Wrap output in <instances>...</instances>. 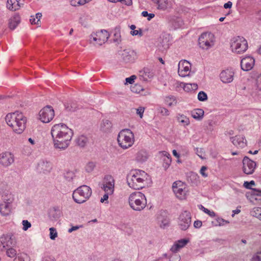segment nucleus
Masks as SVG:
<instances>
[{
    "mask_svg": "<svg viewBox=\"0 0 261 261\" xmlns=\"http://www.w3.org/2000/svg\"><path fill=\"white\" fill-rule=\"evenodd\" d=\"M166 103L170 107L175 106L177 103V100L174 96H169L165 98Z\"/></svg>",
    "mask_w": 261,
    "mask_h": 261,
    "instance_id": "obj_40",
    "label": "nucleus"
},
{
    "mask_svg": "<svg viewBox=\"0 0 261 261\" xmlns=\"http://www.w3.org/2000/svg\"><path fill=\"white\" fill-rule=\"evenodd\" d=\"M112 127V124L109 120H103L100 125V129L103 132H110Z\"/></svg>",
    "mask_w": 261,
    "mask_h": 261,
    "instance_id": "obj_33",
    "label": "nucleus"
},
{
    "mask_svg": "<svg viewBox=\"0 0 261 261\" xmlns=\"http://www.w3.org/2000/svg\"><path fill=\"white\" fill-rule=\"evenodd\" d=\"M207 169V167L205 166H202L201 168V169L200 170V174L203 176L204 177H206L207 176V174L205 173V171Z\"/></svg>",
    "mask_w": 261,
    "mask_h": 261,
    "instance_id": "obj_62",
    "label": "nucleus"
},
{
    "mask_svg": "<svg viewBox=\"0 0 261 261\" xmlns=\"http://www.w3.org/2000/svg\"><path fill=\"white\" fill-rule=\"evenodd\" d=\"M39 119L43 123L49 122L55 116L54 110L52 107L46 106L39 113Z\"/></svg>",
    "mask_w": 261,
    "mask_h": 261,
    "instance_id": "obj_9",
    "label": "nucleus"
},
{
    "mask_svg": "<svg viewBox=\"0 0 261 261\" xmlns=\"http://www.w3.org/2000/svg\"><path fill=\"white\" fill-rule=\"evenodd\" d=\"M204 212L208 215L211 217H214L215 216V212L214 211H211L207 208H204Z\"/></svg>",
    "mask_w": 261,
    "mask_h": 261,
    "instance_id": "obj_63",
    "label": "nucleus"
},
{
    "mask_svg": "<svg viewBox=\"0 0 261 261\" xmlns=\"http://www.w3.org/2000/svg\"><path fill=\"white\" fill-rule=\"evenodd\" d=\"M156 219L162 228H165L169 225V219L167 213L163 210L160 211L156 215Z\"/></svg>",
    "mask_w": 261,
    "mask_h": 261,
    "instance_id": "obj_17",
    "label": "nucleus"
},
{
    "mask_svg": "<svg viewBox=\"0 0 261 261\" xmlns=\"http://www.w3.org/2000/svg\"><path fill=\"white\" fill-rule=\"evenodd\" d=\"M134 135L129 129L121 130L117 137L118 144L123 149L131 147L134 143Z\"/></svg>",
    "mask_w": 261,
    "mask_h": 261,
    "instance_id": "obj_6",
    "label": "nucleus"
},
{
    "mask_svg": "<svg viewBox=\"0 0 261 261\" xmlns=\"http://www.w3.org/2000/svg\"><path fill=\"white\" fill-rule=\"evenodd\" d=\"M136 111L137 114L139 115L140 118H142L144 111V108L140 107L137 109H136Z\"/></svg>",
    "mask_w": 261,
    "mask_h": 261,
    "instance_id": "obj_59",
    "label": "nucleus"
},
{
    "mask_svg": "<svg viewBox=\"0 0 261 261\" xmlns=\"http://www.w3.org/2000/svg\"><path fill=\"white\" fill-rule=\"evenodd\" d=\"M51 169V164L47 161H40L37 166V170L40 172L46 173L50 172Z\"/></svg>",
    "mask_w": 261,
    "mask_h": 261,
    "instance_id": "obj_24",
    "label": "nucleus"
},
{
    "mask_svg": "<svg viewBox=\"0 0 261 261\" xmlns=\"http://www.w3.org/2000/svg\"><path fill=\"white\" fill-rule=\"evenodd\" d=\"M180 256L178 254H173L169 257V261H179Z\"/></svg>",
    "mask_w": 261,
    "mask_h": 261,
    "instance_id": "obj_55",
    "label": "nucleus"
},
{
    "mask_svg": "<svg viewBox=\"0 0 261 261\" xmlns=\"http://www.w3.org/2000/svg\"><path fill=\"white\" fill-rule=\"evenodd\" d=\"M121 27L118 25L115 27L114 29V39L113 41L114 42L119 44L121 41V35H120Z\"/></svg>",
    "mask_w": 261,
    "mask_h": 261,
    "instance_id": "obj_36",
    "label": "nucleus"
},
{
    "mask_svg": "<svg viewBox=\"0 0 261 261\" xmlns=\"http://www.w3.org/2000/svg\"><path fill=\"white\" fill-rule=\"evenodd\" d=\"M2 245H15L17 243L16 237L12 234H3L0 238Z\"/></svg>",
    "mask_w": 261,
    "mask_h": 261,
    "instance_id": "obj_22",
    "label": "nucleus"
},
{
    "mask_svg": "<svg viewBox=\"0 0 261 261\" xmlns=\"http://www.w3.org/2000/svg\"><path fill=\"white\" fill-rule=\"evenodd\" d=\"M20 22V17L17 13L15 14L9 20V28L10 29L14 30Z\"/></svg>",
    "mask_w": 261,
    "mask_h": 261,
    "instance_id": "obj_28",
    "label": "nucleus"
},
{
    "mask_svg": "<svg viewBox=\"0 0 261 261\" xmlns=\"http://www.w3.org/2000/svg\"><path fill=\"white\" fill-rule=\"evenodd\" d=\"M177 119L179 123L184 126L188 125L190 124L189 119L183 114H178Z\"/></svg>",
    "mask_w": 261,
    "mask_h": 261,
    "instance_id": "obj_37",
    "label": "nucleus"
},
{
    "mask_svg": "<svg viewBox=\"0 0 261 261\" xmlns=\"http://www.w3.org/2000/svg\"><path fill=\"white\" fill-rule=\"evenodd\" d=\"M42 261H55V258L51 256H44Z\"/></svg>",
    "mask_w": 261,
    "mask_h": 261,
    "instance_id": "obj_64",
    "label": "nucleus"
},
{
    "mask_svg": "<svg viewBox=\"0 0 261 261\" xmlns=\"http://www.w3.org/2000/svg\"><path fill=\"white\" fill-rule=\"evenodd\" d=\"M74 177V173L73 171H68L64 173V178L68 181H71Z\"/></svg>",
    "mask_w": 261,
    "mask_h": 261,
    "instance_id": "obj_44",
    "label": "nucleus"
},
{
    "mask_svg": "<svg viewBox=\"0 0 261 261\" xmlns=\"http://www.w3.org/2000/svg\"><path fill=\"white\" fill-rule=\"evenodd\" d=\"M256 167L255 162L245 156L243 160V171L244 173L250 175L254 173Z\"/></svg>",
    "mask_w": 261,
    "mask_h": 261,
    "instance_id": "obj_11",
    "label": "nucleus"
},
{
    "mask_svg": "<svg viewBox=\"0 0 261 261\" xmlns=\"http://www.w3.org/2000/svg\"><path fill=\"white\" fill-rule=\"evenodd\" d=\"M20 0H7V8L9 10L15 11L20 9L19 4Z\"/></svg>",
    "mask_w": 261,
    "mask_h": 261,
    "instance_id": "obj_30",
    "label": "nucleus"
},
{
    "mask_svg": "<svg viewBox=\"0 0 261 261\" xmlns=\"http://www.w3.org/2000/svg\"><path fill=\"white\" fill-rule=\"evenodd\" d=\"M234 72L232 70L230 69H226L223 70L220 74V77L221 81L225 84L230 83L232 82L233 80Z\"/></svg>",
    "mask_w": 261,
    "mask_h": 261,
    "instance_id": "obj_21",
    "label": "nucleus"
},
{
    "mask_svg": "<svg viewBox=\"0 0 261 261\" xmlns=\"http://www.w3.org/2000/svg\"><path fill=\"white\" fill-rule=\"evenodd\" d=\"M95 167V164L93 162H89L86 167V170L87 172H91Z\"/></svg>",
    "mask_w": 261,
    "mask_h": 261,
    "instance_id": "obj_53",
    "label": "nucleus"
},
{
    "mask_svg": "<svg viewBox=\"0 0 261 261\" xmlns=\"http://www.w3.org/2000/svg\"><path fill=\"white\" fill-rule=\"evenodd\" d=\"M136 76L135 75H133L129 77H127L125 79V81L126 83L132 84L134 82V80L136 79Z\"/></svg>",
    "mask_w": 261,
    "mask_h": 261,
    "instance_id": "obj_60",
    "label": "nucleus"
},
{
    "mask_svg": "<svg viewBox=\"0 0 261 261\" xmlns=\"http://www.w3.org/2000/svg\"><path fill=\"white\" fill-rule=\"evenodd\" d=\"M230 139L233 144L237 147L243 148L246 146V140L243 136H236Z\"/></svg>",
    "mask_w": 261,
    "mask_h": 261,
    "instance_id": "obj_25",
    "label": "nucleus"
},
{
    "mask_svg": "<svg viewBox=\"0 0 261 261\" xmlns=\"http://www.w3.org/2000/svg\"><path fill=\"white\" fill-rule=\"evenodd\" d=\"M50 231V238L51 240H55V239L57 237V232L56 228L54 227H51L49 228Z\"/></svg>",
    "mask_w": 261,
    "mask_h": 261,
    "instance_id": "obj_49",
    "label": "nucleus"
},
{
    "mask_svg": "<svg viewBox=\"0 0 261 261\" xmlns=\"http://www.w3.org/2000/svg\"><path fill=\"white\" fill-rule=\"evenodd\" d=\"M15 261H30V259L27 254H23L18 256L17 259H15Z\"/></svg>",
    "mask_w": 261,
    "mask_h": 261,
    "instance_id": "obj_48",
    "label": "nucleus"
},
{
    "mask_svg": "<svg viewBox=\"0 0 261 261\" xmlns=\"http://www.w3.org/2000/svg\"><path fill=\"white\" fill-rule=\"evenodd\" d=\"M198 99L200 101H204L207 99L206 93L203 91H200L198 94Z\"/></svg>",
    "mask_w": 261,
    "mask_h": 261,
    "instance_id": "obj_46",
    "label": "nucleus"
},
{
    "mask_svg": "<svg viewBox=\"0 0 261 261\" xmlns=\"http://www.w3.org/2000/svg\"><path fill=\"white\" fill-rule=\"evenodd\" d=\"M132 92L135 93H139L141 91L143 90L142 88L139 85H136L131 89Z\"/></svg>",
    "mask_w": 261,
    "mask_h": 261,
    "instance_id": "obj_56",
    "label": "nucleus"
},
{
    "mask_svg": "<svg viewBox=\"0 0 261 261\" xmlns=\"http://www.w3.org/2000/svg\"><path fill=\"white\" fill-rule=\"evenodd\" d=\"M89 142V139L84 135H81L76 139V144L81 147H85Z\"/></svg>",
    "mask_w": 261,
    "mask_h": 261,
    "instance_id": "obj_35",
    "label": "nucleus"
},
{
    "mask_svg": "<svg viewBox=\"0 0 261 261\" xmlns=\"http://www.w3.org/2000/svg\"><path fill=\"white\" fill-rule=\"evenodd\" d=\"M251 215L261 220V207H254L250 212Z\"/></svg>",
    "mask_w": 261,
    "mask_h": 261,
    "instance_id": "obj_41",
    "label": "nucleus"
},
{
    "mask_svg": "<svg viewBox=\"0 0 261 261\" xmlns=\"http://www.w3.org/2000/svg\"><path fill=\"white\" fill-rule=\"evenodd\" d=\"M48 216L51 220H57L61 216V211L59 206H54L50 208Z\"/></svg>",
    "mask_w": 261,
    "mask_h": 261,
    "instance_id": "obj_29",
    "label": "nucleus"
},
{
    "mask_svg": "<svg viewBox=\"0 0 261 261\" xmlns=\"http://www.w3.org/2000/svg\"><path fill=\"white\" fill-rule=\"evenodd\" d=\"M231 47L232 51L241 54L247 49L248 43L244 37L237 36L233 38L231 43Z\"/></svg>",
    "mask_w": 261,
    "mask_h": 261,
    "instance_id": "obj_7",
    "label": "nucleus"
},
{
    "mask_svg": "<svg viewBox=\"0 0 261 261\" xmlns=\"http://www.w3.org/2000/svg\"><path fill=\"white\" fill-rule=\"evenodd\" d=\"M178 224L180 229L187 230L191 224V216L189 212L185 211L179 216Z\"/></svg>",
    "mask_w": 261,
    "mask_h": 261,
    "instance_id": "obj_10",
    "label": "nucleus"
},
{
    "mask_svg": "<svg viewBox=\"0 0 261 261\" xmlns=\"http://www.w3.org/2000/svg\"><path fill=\"white\" fill-rule=\"evenodd\" d=\"M5 119L7 124L17 134L22 133L25 128L27 118L21 112L16 111L9 113L6 115Z\"/></svg>",
    "mask_w": 261,
    "mask_h": 261,
    "instance_id": "obj_2",
    "label": "nucleus"
},
{
    "mask_svg": "<svg viewBox=\"0 0 261 261\" xmlns=\"http://www.w3.org/2000/svg\"><path fill=\"white\" fill-rule=\"evenodd\" d=\"M254 59L250 57H246L242 59L241 61V67L244 71H249L251 70L254 65Z\"/></svg>",
    "mask_w": 261,
    "mask_h": 261,
    "instance_id": "obj_19",
    "label": "nucleus"
},
{
    "mask_svg": "<svg viewBox=\"0 0 261 261\" xmlns=\"http://www.w3.org/2000/svg\"><path fill=\"white\" fill-rule=\"evenodd\" d=\"M204 115V111L201 109H196L192 111V116L197 120H201Z\"/></svg>",
    "mask_w": 261,
    "mask_h": 261,
    "instance_id": "obj_34",
    "label": "nucleus"
},
{
    "mask_svg": "<svg viewBox=\"0 0 261 261\" xmlns=\"http://www.w3.org/2000/svg\"><path fill=\"white\" fill-rule=\"evenodd\" d=\"M164 156L163 157V167L166 170L170 166L171 163V158L169 153L164 151L163 152Z\"/></svg>",
    "mask_w": 261,
    "mask_h": 261,
    "instance_id": "obj_32",
    "label": "nucleus"
},
{
    "mask_svg": "<svg viewBox=\"0 0 261 261\" xmlns=\"http://www.w3.org/2000/svg\"><path fill=\"white\" fill-rule=\"evenodd\" d=\"M130 34L133 36L139 35L142 36L143 35L142 31L141 29L138 30L131 31Z\"/></svg>",
    "mask_w": 261,
    "mask_h": 261,
    "instance_id": "obj_57",
    "label": "nucleus"
},
{
    "mask_svg": "<svg viewBox=\"0 0 261 261\" xmlns=\"http://www.w3.org/2000/svg\"><path fill=\"white\" fill-rule=\"evenodd\" d=\"M215 42V36L210 32L203 33L198 39L200 47L203 49H208L213 47Z\"/></svg>",
    "mask_w": 261,
    "mask_h": 261,
    "instance_id": "obj_8",
    "label": "nucleus"
},
{
    "mask_svg": "<svg viewBox=\"0 0 261 261\" xmlns=\"http://www.w3.org/2000/svg\"><path fill=\"white\" fill-rule=\"evenodd\" d=\"M244 186L246 189H251L252 191L250 193V196L249 199L251 201H253L254 200H257V196H261V190L256 189H252L251 188V186L255 185V182L253 180H251L250 181H245L244 183Z\"/></svg>",
    "mask_w": 261,
    "mask_h": 261,
    "instance_id": "obj_16",
    "label": "nucleus"
},
{
    "mask_svg": "<svg viewBox=\"0 0 261 261\" xmlns=\"http://www.w3.org/2000/svg\"><path fill=\"white\" fill-rule=\"evenodd\" d=\"M158 46L162 50L168 49L170 46L169 37L166 35H163L162 37H161L159 39Z\"/></svg>",
    "mask_w": 261,
    "mask_h": 261,
    "instance_id": "obj_27",
    "label": "nucleus"
},
{
    "mask_svg": "<svg viewBox=\"0 0 261 261\" xmlns=\"http://www.w3.org/2000/svg\"><path fill=\"white\" fill-rule=\"evenodd\" d=\"M121 59L125 63L134 62L137 58V53L132 49H124L121 54Z\"/></svg>",
    "mask_w": 261,
    "mask_h": 261,
    "instance_id": "obj_15",
    "label": "nucleus"
},
{
    "mask_svg": "<svg viewBox=\"0 0 261 261\" xmlns=\"http://www.w3.org/2000/svg\"><path fill=\"white\" fill-rule=\"evenodd\" d=\"M71 5L72 6H79L83 5L88 2L87 0H70V1Z\"/></svg>",
    "mask_w": 261,
    "mask_h": 261,
    "instance_id": "obj_43",
    "label": "nucleus"
},
{
    "mask_svg": "<svg viewBox=\"0 0 261 261\" xmlns=\"http://www.w3.org/2000/svg\"><path fill=\"white\" fill-rule=\"evenodd\" d=\"M148 158V154L145 150H141L136 154V160L139 162H145Z\"/></svg>",
    "mask_w": 261,
    "mask_h": 261,
    "instance_id": "obj_31",
    "label": "nucleus"
},
{
    "mask_svg": "<svg viewBox=\"0 0 261 261\" xmlns=\"http://www.w3.org/2000/svg\"><path fill=\"white\" fill-rule=\"evenodd\" d=\"M158 111L164 116H168L169 114V111L167 109L163 107H160L158 109Z\"/></svg>",
    "mask_w": 261,
    "mask_h": 261,
    "instance_id": "obj_52",
    "label": "nucleus"
},
{
    "mask_svg": "<svg viewBox=\"0 0 261 261\" xmlns=\"http://www.w3.org/2000/svg\"><path fill=\"white\" fill-rule=\"evenodd\" d=\"M185 246H172L170 248V250L172 253L174 254L179 251L182 248Z\"/></svg>",
    "mask_w": 261,
    "mask_h": 261,
    "instance_id": "obj_54",
    "label": "nucleus"
},
{
    "mask_svg": "<svg viewBox=\"0 0 261 261\" xmlns=\"http://www.w3.org/2000/svg\"><path fill=\"white\" fill-rule=\"evenodd\" d=\"M158 10L168 11L172 7V2L169 0H151Z\"/></svg>",
    "mask_w": 261,
    "mask_h": 261,
    "instance_id": "obj_18",
    "label": "nucleus"
},
{
    "mask_svg": "<svg viewBox=\"0 0 261 261\" xmlns=\"http://www.w3.org/2000/svg\"><path fill=\"white\" fill-rule=\"evenodd\" d=\"M181 66H183V67L185 68H190L191 67L190 63L186 60L181 61L179 62L178 67H181Z\"/></svg>",
    "mask_w": 261,
    "mask_h": 261,
    "instance_id": "obj_50",
    "label": "nucleus"
},
{
    "mask_svg": "<svg viewBox=\"0 0 261 261\" xmlns=\"http://www.w3.org/2000/svg\"><path fill=\"white\" fill-rule=\"evenodd\" d=\"M12 212V204L10 202H0V215L3 217L9 216Z\"/></svg>",
    "mask_w": 261,
    "mask_h": 261,
    "instance_id": "obj_23",
    "label": "nucleus"
},
{
    "mask_svg": "<svg viewBox=\"0 0 261 261\" xmlns=\"http://www.w3.org/2000/svg\"><path fill=\"white\" fill-rule=\"evenodd\" d=\"M147 177V174L144 171L135 170L132 171L127 175V182L130 188L135 190H140L145 187Z\"/></svg>",
    "mask_w": 261,
    "mask_h": 261,
    "instance_id": "obj_3",
    "label": "nucleus"
},
{
    "mask_svg": "<svg viewBox=\"0 0 261 261\" xmlns=\"http://www.w3.org/2000/svg\"><path fill=\"white\" fill-rule=\"evenodd\" d=\"M65 109L67 111L74 112L76 110V107L75 105L73 103H67L64 105Z\"/></svg>",
    "mask_w": 261,
    "mask_h": 261,
    "instance_id": "obj_45",
    "label": "nucleus"
},
{
    "mask_svg": "<svg viewBox=\"0 0 261 261\" xmlns=\"http://www.w3.org/2000/svg\"><path fill=\"white\" fill-rule=\"evenodd\" d=\"M153 76V73L148 68H144L140 71L139 78L141 81H147Z\"/></svg>",
    "mask_w": 261,
    "mask_h": 261,
    "instance_id": "obj_26",
    "label": "nucleus"
},
{
    "mask_svg": "<svg viewBox=\"0 0 261 261\" xmlns=\"http://www.w3.org/2000/svg\"><path fill=\"white\" fill-rule=\"evenodd\" d=\"M91 37L97 44L101 45L108 40L109 34L108 31L103 30L100 32L91 34Z\"/></svg>",
    "mask_w": 261,
    "mask_h": 261,
    "instance_id": "obj_13",
    "label": "nucleus"
},
{
    "mask_svg": "<svg viewBox=\"0 0 261 261\" xmlns=\"http://www.w3.org/2000/svg\"><path fill=\"white\" fill-rule=\"evenodd\" d=\"M190 72V68L183 67V66L178 67V73L179 76L182 77L188 76Z\"/></svg>",
    "mask_w": 261,
    "mask_h": 261,
    "instance_id": "obj_39",
    "label": "nucleus"
},
{
    "mask_svg": "<svg viewBox=\"0 0 261 261\" xmlns=\"http://www.w3.org/2000/svg\"><path fill=\"white\" fill-rule=\"evenodd\" d=\"M73 133L64 123L53 125L51 129L54 147L60 150L66 149L69 145Z\"/></svg>",
    "mask_w": 261,
    "mask_h": 261,
    "instance_id": "obj_1",
    "label": "nucleus"
},
{
    "mask_svg": "<svg viewBox=\"0 0 261 261\" xmlns=\"http://www.w3.org/2000/svg\"><path fill=\"white\" fill-rule=\"evenodd\" d=\"M196 153L201 158V159H203V157L202 156V155L203 154V149L202 148H197L196 149Z\"/></svg>",
    "mask_w": 261,
    "mask_h": 261,
    "instance_id": "obj_61",
    "label": "nucleus"
},
{
    "mask_svg": "<svg viewBox=\"0 0 261 261\" xmlns=\"http://www.w3.org/2000/svg\"><path fill=\"white\" fill-rule=\"evenodd\" d=\"M14 162V155L9 151H5L0 154V164L4 167H8Z\"/></svg>",
    "mask_w": 261,
    "mask_h": 261,
    "instance_id": "obj_14",
    "label": "nucleus"
},
{
    "mask_svg": "<svg viewBox=\"0 0 261 261\" xmlns=\"http://www.w3.org/2000/svg\"><path fill=\"white\" fill-rule=\"evenodd\" d=\"M106 180V184L103 185L102 188L106 193L112 194L114 188V179L111 176H107L105 178Z\"/></svg>",
    "mask_w": 261,
    "mask_h": 261,
    "instance_id": "obj_20",
    "label": "nucleus"
},
{
    "mask_svg": "<svg viewBox=\"0 0 261 261\" xmlns=\"http://www.w3.org/2000/svg\"><path fill=\"white\" fill-rule=\"evenodd\" d=\"M23 225V230L24 231L27 230L29 228L31 227V224L28 220H23L22 222Z\"/></svg>",
    "mask_w": 261,
    "mask_h": 261,
    "instance_id": "obj_51",
    "label": "nucleus"
},
{
    "mask_svg": "<svg viewBox=\"0 0 261 261\" xmlns=\"http://www.w3.org/2000/svg\"><path fill=\"white\" fill-rule=\"evenodd\" d=\"M92 195V190L87 185H82L75 189L72 193L74 201L79 204L86 202Z\"/></svg>",
    "mask_w": 261,
    "mask_h": 261,
    "instance_id": "obj_5",
    "label": "nucleus"
},
{
    "mask_svg": "<svg viewBox=\"0 0 261 261\" xmlns=\"http://www.w3.org/2000/svg\"><path fill=\"white\" fill-rule=\"evenodd\" d=\"M172 189L176 197L180 199H184L186 194L185 185L180 181L173 183Z\"/></svg>",
    "mask_w": 261,
    "mask_h": 261,
    "instance_id": "obj_12",
    "label": "nucleus"
},
{
    "mask_svg": "<svg viewBox=\"0 0 261 261\" xmlns=\"http://www.w3.org/2000/svg\"><path fill=\"white\" fill-rule=\"evenodd\" d=\"M252 261H261V252H257L253 256Z\"/></svg>",
    "mask_w": 261,
    "mask_h": 261,
    "instance_id": "obj_58",
    "label": "nucleus"
},
{
    "mask_svg": "<svg viewBox=\"0 0 261 261\" xmlns=\"http://www.w3.org/2000/svg\"><path fill=\"white\" fill-rule=\"evenodd\" d=\"M189 243H190V240L188 238H185L175 242L173 245H187Z\"/></svg>",
    "mask_w": 261,
    "mask_h": 261,
    "instance_id": "obj_47",
    "label": "nucleus"
},
{
    "mask_svg": "<svg viewBox=\"0 0 261 261\" xmlns=\"http://www.w3.org/2000/svg\"><path fill=\"white\" fill-rule=\"evenodd\" d=\"M128 203L133 210L141 211L146 207L147 200L144 194L140 192H135L129 195Z\"/></svg>",
    "mask_w": 261,
    "mask_h": 261,
    "instance_id": "obj_4",
    "label": "nucleus"
},
{
    "mask_svg": "<svg viewBox=\"0 0 261 261\" xmlns=\"http://www.w3.org/2000/svg\"><path fill=\"white\" fill-rule=\"evenodd\" d=\"M9 246H7L8 247ZM4 248H6L7 249L6 254L10 257H14L16 255V251L15 249L12 248H7L6 246H3Z\"/></svg>",
    "mask_w": 261,
    "mask_h": 261,
    "instance_id": "obj_42",
    "label": "nucleus"
},
{
    "mask_svg": "<svg viewBox=\"0 0 261 261\" xmlns=\"http://www.w3.org/2000/svg\"><path fill=\"white\" fill-rule=\"evenodd\" d=\"M2 199L3 202H10L12 203L13 201L12 196L9 191H5L2 195Z\"/></svg>",
    "mask_w": 261,
    "mask_h": 261,
    "instance_id": "obj_38",
    "label": "nucleus"
}]
</instances>
